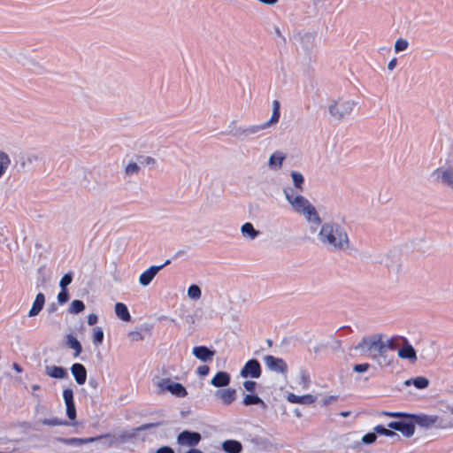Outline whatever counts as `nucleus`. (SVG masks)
<instances>
[{"mask_svg": "<svg viewBox=\"0 0 453 453\" xmlns=\"http://www.w3.org/2000/svg\"><path fill=\"white\" fill-rule=\"evenodd\" d=\"M240 231H241L242 235L244 238H247L250 240L256 239L260 234V232L258 230L255 229L253 225L250 222L244 223L241 226Z\"/></svg>", "mask_w": 453, "mask_h": 453, "instance_id": "24", "label": "nucleus"}, {"mask_svg": "<svg viewBox=\"0 0 453 453\" xmlns=\"http://www.w3.org/2000/svg\"><path fill=\"white\" fill-rule=\"evenodd\" d=\"M40 389V386L37 385V384H35L32 386V390L33 392L36 391V390H39Z\"/></svg>", "mask_w": 453, "mask_h": 453, "instance_id": "60", "label": "nucleus"}, {"mask_svg": "<svg viewBox=\"0 0 453 453\" xmlns=\"http://www.w3.org/2000/svg\"><path fill=\"white\" fill-rule=\"evenodd\" d=\"M215 395L228 405L235 400L236 391L234 388L220 389L215 393Z\"/></svg>", "mask_w": 453, "mask_h": 453, "instance_id": "18", "label": "nucleus"}, {"mask_svg": "<svg viewBox=\"0 0 453 453\" xmlns=\"http://www.w3.org/2000/svg\"><path fill=\"white\" fill-rule=\"evenodd\" d=\"M374 431L378 434H383L385 436L392 437L396 436V434L389 429L383 427L382 426H377L374 427Z\"/></svg>", "mask_w": 453, "mask_h": 453, "instance_id": "42", "label": "nucleus"}, {"mask_svg": "<svg viewBox=\"0 0 453 453\" xmlns=\"http://www.w3.org/2000/svg\"><path fill=\"white\" fill-rule=\"evenodd\" d=\"M242 403L246 406L257 404L260 405L263 409L266 408L265 403L259 396L254 395H245L243 396Z\"/></svg>", "mask_w": 453, "mask_h": 453, "instance_id": "29", "label": "nucleus"}, {"mask_svg": "<svg viewBox=\"0 0 453 453\" xmlns=\"http://www.w3.org/2000/svg\"><path fill=\"white\" fill-rule=\"evenodd\" d=\"M396 64H397L396 58H394L390 59L388 63V71L394 70L396 66Z\"/></svg>", "mask_w": 453, "mask_h": 453, "instance_id": "53", "label": "nucleus"}, {"mask_svg": "<svg viewBox=\"0 0 453 453\" xmlns=\"http://www.w3.org/2000/svg\"><path fill=\"white\" fill-rule=\"evenodd\" d=\"M170 263L169 260H166L164 265H152L149 267L146 271H144L141 275L139 276L138 281L140 285L142 287H147L150 284L152 280L155 278V276L157 274V273L166 265Z\"/></svg>", "mask_w": 453, "mask_h": 453, "instance_id": "8", "label": "nucleus"}, {"mask_svg": "<svg viewBox=\"0 0 453 453\" xmlns=\"http://www.w3.org/2000/svg\"><path fill=\"white\" fill-rule=\"evenodd\" d=\"M100 441V435L96 437L82 438V444L91 443Z\"/></svg>", "mask_w": 453, "mask_h": 453, "instance_id": "52", "label": "nucleus"}, {"mask_svg": "<svg viewBox=\"0 0 453 453\" xmlns=\"http://www.w3.org/2000/svg\"><path fill=\"white\" fill-rule=\"evenodd\" d=\"M69 299V295L67 291L64 288H62V291L58 296V300L60 303H64L67 302Z\"/></svg>", "mask_w": 453, "mask_h": 453, "instance_id": "46", "label": "nucleus"}, {"mask_svg": "<svg viewBox=\"0 0 453 453\" xmlns=\"http://www.w3.org/2000/svg\"><path fill=\"white\" fill-rule=\"evenodd\" d=\"M45 373L52 378L64 379L66 375V370L60 366L50 365L46 366Z\"/></svg>", "mask_w": 453, "mask_h": 453, "instance_id": "27", "label": "nucleus"}, {"mask_svg": "<svg viewBox=\"0 0 453 453\" xmlns=\"http://www.w3.org/2000/svg\"><path fill=\"white\" fill-rule=\"evenodd\" d=\"M13 369L17 372H21L22 369L20 368V366L14 363L13 365H12Z\"/></svg>", "mask_w": 453, "mask_h": 453, "instance_id": "57", "label": "nucleus"}, {"mask_svg": "<svg viewBox=\"0 0 453 453\" xmlns=\"http://www.w3.org/2000/svg\"><path fill=\"white\" fill-rule=\"evenodd\" d=\"M12 164L10 155L0 150V180L5 175Z\"/></svg>", "mask_w": 453, "mask_h": 453, "instance_id": "23", "label": "nucleus"}, {"mask_svg": "<svg viewBox=\"0 0 453 453\" xmlns=\"http://www.w3.org/2000/svg\"><path fill=\"white\" fill-rule=\"evenodd\" d=\"M287 158V154L281 150L273 152L267 161L268 169L271 171H280Z\"/></svg>", "mask_w": 453, "mask_h": 453, "instance_id": "9", "label": "nucleus"}, {"mask_svg": "<svg viewBox=\"0 0 453 453\" xmlns=\"http://www.w3.org/2000/svg\"><path fill=\"white\" fill-rule=\"evenodd\" d=\"M388 426L401 432L404 436L411 437L414 434L415 426L412 423L390 422Z\"/></svg>", "mask_w": 453, "mask_h": 453, "instance_id": "14", "label": "nucleus"}, {"mask_svg": "<svg viewBox=\"0 0 453 453\" xmlns=\"http://www.w3.org/2000/svg\"><path fill=\"white\" fill-rule=\"evenodd\" d=\"M438 418L432 415H419L415 417V421L418 425L424 427H430L436 424Z\"/></svg>", "mask_w": 453, "mask_h": 453, "instance_id": "28", "label": "nucleus"}, {"mask_svg": "<svg viewBox=\"0 0 453 453\" xmlns=\"http://www.w3.org/2000/svg\"><path fill=\"white\" fill-rule=\"evenodd\" d=\"M370 368V365L367 363L357 364L353 366V371L357 372H365Z\"/></svg>", "mask_w": 453, "mask_h": 453, "instance_id": "44", "label": "nucleus"}, {"mask_svg": "<svg viewBox=\"0 0 453 453\" xmlns=\"http://www.w3.org/2000/svg\"><path fill=\"white\" fill-rule=\"evenodd\" d=\"M451 412L453 413V406H452V408H451Z\"/></svg>", "mask_w": 453, "mask_h": 453, "instance_id": "62", "label": "nucleus"}, {"mask_svg": "<svg viewBox=\"0 0 453 453\" xmlns=\"http://www.w3.org/2000/svg\"><path fill=\"white\" fill-rule=\"evenodd\" d=\"M280 115V103L279 101L274 100L273 102L272 115L271 118L266 122H265V127L271 128L272 127L275 126L279 122Z\"/></svg>", "mask_w": 453, "mask_h": 453, "instance_id": "26", "label": "nucleus"}, {"mask_svg": "<svg viewBox=\"0 0 453 453\" xmlns=\"http://www.w3.org/2000/svg\"><path fill=\"white\" fill-rule=\"evenodd\" d=\"M342 417H348L349 415V411H342L340 413Z\"/></svg>", "mask_w": 453, "mask_h": 453, "instance_id": "61", "label": "nucleus"}, {"mask_svg": "<svg viewBox=\"0 0 453 453\" xmlns=\"http://www.w3.org/2000/svg\"><path fill=\"white\" fill-rule=\"evenodd\" d=\"M222 449L226 453H241L242 445L236 440H226L222 442Z\"/></svg>", "mask_w": 453, "mask_h": 453, "instance_id": "21", "label": "nucleus"}, {"mask_svg": "<svg viewBox=\"0 0 453 453\" xmlns=\"http://www.w3.org/2000/svg\"><path fill=\"white\" fill-rule=\"evenodd\" d=\"M398 356L401 358L403 359H409L413 362L417 360V355L414 348L409 344H404L399 350H398Z\"/></svg>", "mask_w": 453, "mask_h": 453, "instance_id": "22", "label": "nucleus"}, {"mask_svg": "<svg viewBox=\"0 0 453 453\" xmlns=\"http://www.w3.org/2000/svg\"><path fill=\"white\" fill-rule=\"evenodd\" d=\"M59 441L65 444H82V438H62Z\"/></svg>", "mask_w": 453, "mask_h": 453, "instance_id": "43", "label": "nucleus"}, {"mask_svg": "<svg viewBox=\"0 0 453 453\" xmlns=\"http://www.w3.org/2000/svg\"><path fill=\"white\" fill-rule=\"evenodd\" d=\"M290 176H291L294 187L297 190H300V191L303 190L304 178H303V174L296 171H291Z\"/></svg>", "mask_w": 453, "mask_h": 453, "instance_id": "30", "label": "nucleus"}, {"mask_svg": "<svg viewBox=\"0 0 453 453\" xmlns=\"http://www.w3.org/2000/svg\"><path fill=\"white\" fill-rule=\"evenodd\" d=\"M310 384L311 380L308 374L304 372H302L299 377L295 381H293L290 387L293 390L300 393L307 390L310 387Z\"/></svg>", "mask_w": 453, "mask_h": 453, "instance_id": "15", "label": "nucleus"}, {"mask_svg": "<svg viewBox=\"0 0 453 453\" xmlns=\"http://www.w3.org/2000/svg\"><path fill=\"white\" fill-rule=\"evenodd\" d=\"M114 311L116 316L125 322H129L131 320V315L128 311L127 305L123 303H117L114 306Z\"/></svg>", "mask_w": 453, "mask_h": 453, "instance_id": "25", "label": "nucleus"}, {"mask_svg": "<svg viewBox=\"0 0 453 453\" xmlns=\"http://www.w3.org/2000/svg\"><path fill=\"white\" fill-rule=\"evenodd\" d=\"M386 415L390 416V417H401V416H403V414H401V413H386Z\"/></svg>", "mask_w": 453, "mask_h": 453, "instance_id": "59", "label": "nucleus"}, {"mask_svg": "<svg viewBox=\"0 0 453 453\" xmlns=\"http://www.w3.org/2000/svg\"><path fill=\"white\" fill-rule=\"evenodd\" d=\"M209 366L207 365H200L198 368H197V373L200 375V376H205L209 373Z\"/></svg>", "mask_w": 453, "mask_h": 453, "instance_id": "50", "label": "nucleus"}, {"mask_svg": "<svg viewBox=\"0 0 453 453\" xmlns=\"http://www.w3.org/2000/svg\"><path fill=\"white\" fill-rule=\"evenodd\" d=\"M431 175L435 182L453 191V153L445 155L441 165L435 167Z\"/></svg>", "mask_w": 453, "mask_h": 453, "instance_id": "5", "label": "nucleus"}, {"mask_svg": "<svg viewBox=\"0 0 453 453\" xmlns=\"http://www.w3.org/2000/svg\"><path fill=\"white\" fill-rule=\"evenodd\" d=\"M201 439L199 433L186 430L178 435L177 443L180 447H196Z\"/></svg>", "mask_w": 453, "mask_h": 453, "instance_id": "7", "label": "nucleus"}, {"mask_svg": "<svg viewBox=\"0 0 453 453\" xmlns=\"http://www.w3.org/2000/svg\"><path fill=\"white\" fill-rule=\"evenodd\" d=\"M229 382L230 375L226 372H218L211 381V383L217 388L226 387Z\"/></svg>", "mask_w": 453, "mask_h": 453, "instance_id": "20", "label": "nucleus"}, {"mask_svg": "<svg viewBox=\"0 0 453 453\" xmlns=\"http://www.w3.org/2000/svg\"><path fill=\"white\" fill-rule=\"evenodd\" d=\"M84 308H85L84 303L81 301L74 300L72 302V303L70 305L69 312L75 313V314L80 313L84 310Z\"/></svg>", "mask_w": 453, "mask_h": 453, "instance_id": "37", "label": "nucleus"}, {"mask_svg": "<svg viewBox=\"0 0 453 453\" xmlns=\"http://www.w3.org/2000/svg\"><path fill=\"white\" fill-rule=\"evenodd\" d=\"M406 386H410L411 384H413L417 388L423 389L426 388L428 384L429 380L425 377H417L413 380H408L404 382Z\"/></svg>", "mask_w": 453, "mask_h": 453, "instance_id": "32", "label": "nucleus"}, {"mask_svg": "<svg viewBox=\"0 0 453 453\" xmlns=\"http://www.w3.org/2000/svg\"><path fill=\"white\" fill-rule=\"evenodd\" d=\"M264 360H265L266 366L271 371L276 372H280V373L286 372L287 365L282 359L268 355V356L265 357Z\"/></svg>", "mask_w": 453, "mask_h": 453, "instance_id": "12", "label": "nucleus"}, {"mask_svg": "<svg viewBox=\"0 0 453 453\" xmlns=\"http://www.w3.org/2000/svg\"><path fill=\"white\" fill-rule=\"evenodd\" d=\"M157 453H174V451L169 447H162L157 450Z\"/></svg>", "mask_w": 453, "mask_h": 453, "instance_id": "54", "label": "nucleus"}, {"mask_svg": "<svg viewBox=\"0 0 453 453\" xmlns=\"http://www.w3.org/2000/svg\"><path fill=\"white\" fill-rule=\"evenodd\" d=\"M127 337L131 342H141L143 341L144 337L142 333L138 330H133L128 332Z\"/></svg>", "mask_w": 453, "mask_h": 453, "instance_id": "41", "label": "nucleus"}, {"mask_svg": "<svg viewBox=\"0 0 453 453\" xmlns=\"http://www.w3.org/2000/svg\"><path fill=\"white\" fill-rule=\"evenodd\" d=\"M98 321V317L96 314H89L88 317V325H95Z\"/></svg>", "mask_w": 453, "mask_h": 453, "instance_id": "51", "label": "nucleus"}, {"mask_svg": "<svg viewBox=\"0 0 453 453\" xmlns=\"http://www.w3.org/2000/svg\"><path fill=\"white\" fill-rule=\"evenodd\" d=\"M266 129H269V128L267 127H265V123H263V124L252 125V126L249 127L246 129V132L249 134H257L258 132H261V131H264Z\"/></svg>", "mask_w": 453, "mask_h": 453, "instance_id": "39", "label": "nucleus"}, {"mask_svg": "<svg viewBox=\"0 0 453 453\" xmlns=\"http://www.w3.org/2000/svg\"><path fill=\"white\" fill-rule=\"evenodd\" d=\"M336 400H337V397L335 395H329V396L325 397L322 400V404L324 406H327L329 404H332V403H335Z\"/></svg>", "mask_w": 453, "mask_h": 453, "instance_id": "49", "label": "nucleus"}, {"mask_svg": "<svg viewBox=\"0 0 453 453\" xmlns=\"http://www.w3.org/2000/svg\"><path fill=\"white\" fill-rule=\"evenodd\" d=\"M287 401L290 403L309 405L317 401V396L311 394L296 395L295 393H288L286 395Z\"/></svg>", "mask_w": 453, "mask_h": 453, "instance_id": "11", "label": "nucleus"}, {"mask_svg": "<svg viewBox=\"0 0 453 453\" xmlns=\"http://www.w3.org/2000/svg\"><path fill=\"white\" fill-rule=\"evenodd\" d=\"M185 453H203V452L197 449H191L186 451Z\"/></svg>", "mask_w": 453, "mask_h": 453, "instance_id": "58", "label": "nucleus"}, {"mask_svg": "<svg viewBox=\"0 0 453 453\" xmlns=\"http://www.w3.org/2000/svg\"><path fill=\"white\" fill-rule=\"evenodd\" d=\"M40 423H42V425L50 426L65 425V422L62 421L61 419H59L58 418H44V419L41 420Z\"/></svg>", "mask_w": 453, "mask_h": 453, "instance_id": "38", "label": "nucleus"}, {"mask_svg": "<svg viewBox=\"0 0 453 453\" xmlns=\"http://www.w3.org/2000/svg\"><path fill=\"white\" fill-rule=\"evenodd\" d=\"M357 104L358 101L353 96L341 94L329 99L326 111L332 119L342 121L356 111Z\"/></svg>", "mask_w": 453, "mask_h": 453, "instance_id": "3", "label": "nucleus"}, {"mask_svg": "<svg viewBox=\"0 0 453 453\" xmlns=\"http://www.w3.org/2000/svg\"><path fill=\"white\" fill-rule=\"evenodd\" d=\"M156 386L160 392L168 391L176 397H185L188 395L182 384L174 382L170 379H159L157 380Z\"/></svg>", "mask_w": 453, "mask_h": 453, "instance_id": "6", "label": "nucleus"}, {"mask_svg": "<svg viewBox=\"0 0 453 453\" xmlns=\"http://www.w3.org/2000/svg\"><path fill=\"white\" fill-rule=\"evenodd\" d=\"M104 340V331L102 327H95L93 329V342L96 345H99L102 343Z\"/></svg>", "mask_w": 453, "mask_h": 453, "instance_id": "36", "label": "nucleus"}, {"mask_svg": "<svg viewBox=\"0 0 453 453\" xmlns=\"http://www.w3.org/2000/svg\"><path fill=\"white\" fill-rule=\"evenodd\" d=\"M240 374L242 378H258L261 374V367L259 363L255 359L248 361L242 369Z\"/></svg>", "mask_w": 453, "mask_h": 453, "instance_id": "10", "label": "nucleus"}, {"mask_svg": "<svg viewBox=\"0 0 453 453\" xmlns=\"http://www.w3.org/2000/svg\"><path fill=\"white\" fill-rule=\"evenodd\" d=\"M71 372L79 385H83L87 379L86 368L81 364H74L71 367Z\"/></svg>", "mask_w": 453, "mask_h": 453, "instance_id": "17", "label": "nucleus"}, {"mask_svg": "<svg viewBox=\"0 0 453 453\" xmlns=\"http://www.w3.org/2000/svg\"><path fill=\"white\" fill-rule=\"evenodd\" d=\"M72 282V276L71 274H65L62 277L60 280V287L64 289H65V287L69 285Z\"/></svg>", "mask_w": 453, "mask_h": 453, "instance_id": "45", "label": "nucleus"}, {"mask_svg": "<svg viewBox=\"0 0 453 453\" xmlns=\"http://www.w3.org/2000/svg\"><path fill=\"white\" fill-rule=\"evenodd\" d=\"M408 42L404 39H397L395 42L394 49L395 52L403 51L408 48Z\"/></svg>", "mask_w": 453, "mask_h": 453, "instance_id": "40", "label": "nucleus"}, {"mask_svg": "<svg viewBox=\"0 0 453 453\" xmlns=\"http://www.w3.org/2000/svg\"><path fill=\"white\" fill-rule=\"evenodd\" d=\"M144 163L150 165H154L156 164V159L152 157L147 156L144 157Z\"/></svg>", "mask_w": 453, "mask_h": 453, "instance_id": "55", "label": "nucleus"}, {"mask_svg": "<svg viewBox=\"0 0 453 453\" xmlns=\"http://www.w3.org/2000/svg\"><path fill=\"white\" fill-rule=\"evenodd\" d=\"M66 344L69 348L74 349V357H78L81 350V345L80 342L72 334H68L66 337Z\"/></svg>", "mask_w": 453, "mask_h": 453, "instance_id": "31", "label": "nucleus"}, {"mask_svg": "<svg viewBox=\"0 0 453 453\" xmlns=\"http://www.w3.org/2000/svg\"><path fill=\"white\" fill-rule=\"evenodd\" d=\"M393 339L388 334L377 333L369 336L364 337L356 349L362 352H369L372 359L378 360L379 357H383L388 349H391Z\"/></svg>", "mask_w": 453, "mask_h": 453, "instance_id": "4", "label": "nucleus"}, {"mask_svg": "<svg viewBox=\"0 0 453 453\" xmlns=\"http://www.w3.org/2000/svg\"><path fill=\"white\" fill-rule=\"evenodd\" d=\"M187 295L191 300H199L202 296V291L199 286L194 284L188 287Z\"/></svg>", "mask_w": 453, "mask_h": 453, "instance_id": "34", "label": "nucleus"}, {"mask_svg": "<svg viewBox=\"0 0 453 453\" xmlns=\"http://www.w3.org/2000/svg\"><path fill=\"white\" fill-rule=\"evenodd\" d=\"M258 2L268 4V5H273L278 3V0H257Z\"/></svg>", "mask_w": 453, "mask_h": 453, "instance_id": "56", "label": "nucleus"}, {"mask_svg": "<svg viewBox=\"0 0 453 453\" xmlns=\"http://www.w3.org/2000/svg\"><path fill=\"white\" fill-rule=\"evenodd\" d=\"M192 354L199 360L203 362H207L212 359L215 355L213 350L209 349L205 346H198L194 347L192 349Z\"/></svg>", "mask_w": 453, "mask_h": 453, "instance_id": "16", "label": "nucleus"}, {"mask_svg": "<svg viewBox=\"0 0 453 453\" xmlns=\"http://www.w3.org/2000/svg\"><path fill=\"white\" fill-rule=\"evenodd\" d=\"M255 387H256V382L255 381H252V380H246L244 381L243 383V388L248 391V392H254L255 390Z\"/></svg>", "mask_w": 453, "mask_h": 453, "instance_id": "47", "label": "nucleus"}, {"mask_svg": "<svg viewBox=\"0 0 453 453\" xmlns=\"http://www.w3.org/2000/svg\"><path fill=\"white\" fill-rule=\"evenodd\" d=\"M63 397L66 406L67 417L73 420L76 418V410L73 402V393L71 388H65L63 391Z\"/></svg>", "mask_w": 453, "mask_h": 453, "instance_id": "13", "label": "nucleus"}, {"mask_svg": "<svg viewBox=\"0 0 453 453\" xmlns=\"http://www.w3.org/2000/svg\"><path fill=\"white\" fill-rule=\"evenodd\" d=\"M315 235L318 242L329 250L342 251L350 247L345 228L337 223H324Z\"/></svg>", "mask_w": 453, "mask_h": 453, "instance_id": "1", "label": "nucleus"}, {"mask_svg": "<svg viewBox=\"0 0 453 453\" xmlns=\"http://www.w3.org/2000/svg\"><path fill=\"white\" fill-rule=\"evenodd\" d=\"M376 440L375 434H367L362 438L364 443H372Z\"/></svg>", "mask_w": 453, "mask_h": 453, "instance_id": "48", "label": "nucleus"}, {"mask_svg": "<svg viewBox=\"0 0 453 453\" xmlns=\"http://www.w3.org/2000/svg\"><path fill=\"white\" fill-rule=\"evenodd\" d=\"M45 303V297L44 295L42 293L37 294L35 300L34 301V303L32 305V308L30 309L28 312L29 317H35L39 314V312L42 310Z\"/></svg>", "mask_w": 453, "mask_h": 453, "instance_id": "19", "label": "nucleus"}, {"mask_svg": "<svg viewBox=\"0 0 453 453\" xmlns=\"http://www.w3.org/2000/svg\"><path fill=\"white\" fill-rule=\"evenodd\" d=\"M283 193L292 210L305 219L310 225V233L315 234L321 225L320 218L315 207L304 196L294 194L288 188L284 189Z\"/></svg>", "mask_w": 453, "mask_h": 453, "instance_id": "2", "label": "nucleus"}, {"mask_svg": "<svg viewBox=\"0 0 453 453\" xmlns=\"http://www.w3.org/2000/svg\"><path fill=\"white\" fill-rule=\"evenodd\" d=\"M141 171L140 165L135 162H129L125 167V174L127 176H133L138 174Z\"/></svg>", "mask_w": 453, "mask_h": 453, "instance_id": "35", "label": "nucleus"}, {"mask_svg": "<svg viewBox=\"0 0 453 453\" xmlns=\"http://www.w3.org/2000/svg\"><path fill=\"white\" fill-rule=\"evenodd\" d=\"M100 441H102L104 446L111 448L117 443L118 438L114 434H104L100 435Z\"/></svg>", "mask_w": 453, "mask_h": 453, "instance_id": "33", "label": "nucleus"}]
</instances>
